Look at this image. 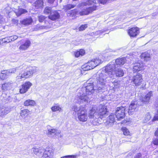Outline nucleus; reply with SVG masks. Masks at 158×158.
I'll use <instances>...</instances> for the list:
<instances>
[{"label": "nucleus", "mask_w": 158, "mask_h": 158, "mask_svg": "<svg viewBox=\"0 0 158 158\" xmlns=\"http://www.w3.org/2000/svg\"><path fill=\"white\" fill-rule=\"evenodd\" d=\"M115 67L114 62L107 65L104 70L99 71L97 73V80L98 85V89H102L106 82H108L113 88H117L119 86V81H116L114 79V69Z\"/></svg>", "instance_id": "1"}, {"label": "nucleus", "mask_w": 158, "mask_h": 158, "mask_svg": "<svg viewBox=\"0 0 158 158\" xmlns=\"http://www.w3.org/2000/svg\"><path fill=\"white\" fill-rule=\"evenodd\" d=\"M107 113L106 106L102 105L98 106H94L89 112L90 123L93 125H98L101 123L100 120L106 116Z\"/></svg>", "instance_id": "2"}, {"label": "nucleus", "mask_w": 158, "mask_h": 158, "mask_svg": "<svg viewBox=\"0 0 158 158\" xmlns=\"http://www.w3.org/2000/svg\"><path fill=\"white\" fill-rule=\"evenodd\" d=\"M152 92L150 91L145 95L144 98H143L140 99L141 103L140 101L136 100L132 101L129 107L128 111L129 114H131V112L135 111V109L139 106L148 103L151 97L152 96Z\"/></svg>", "instance_id": "3"}, {"label": "nucleus", "mask_w": 158, "mask_h": 158, "mask_svg": "<svg viewBox=\"0 0 158 158\" xmlns=\"http://www.w3.org/2000/svg\"><path fill=\"white\" fill-rule=\"evenodd\" d=\"M96 81L93 82V83H88L85 84L84 87L82 88L81 91L86 90V93L88 95H90L95 92H99V90L101 89H98V80H97V74H96Z\"/></svg>", "instance_id": "4"}, {"label": "nucleus", "mask_w": 158, "mask_h": 158, "mask_svg": "<svg viewBox=\"0 0 158 158\" xmlns=\"http://www.w3.org/2000/svg\"><path fill=\"white\" fill-rule=\"evenodd\" d=\"M73 110L77 113V118L81 122H85L87 121L88 116L86 110L81 106L78 107L74 106L72 108Z\"/></svg>", "instance_id": "5"}, {"label": "nucleus", "mask_w": 158, "mask_h": 158, "mask_svg": "<svg viewBox=\"0 0 158 158\" xmlns=\"http://www.w3.org/2000/svg\"><path fill=\"white\" fill-rule=\"evenodd\" d=\"M36 72L35 67H29L26 68V71L19 73L17 77V79H25L31 76Z\"/></svg>", "instance_id": "6"}, {"label": "nucleus", "mask_w": 158, "mask_h": 158, "mask_svg": "<svg viewBox=\"0 0 158 158\" xmlns=\"http://www.w3.org/2000/svg\"><path fill=\"white\" fill-rule=\"evenodd\" d=\"M115 51L110 52H107V54H106V56H100L98 58H96V59H94L90 61L91 64H92L94 68L97 66L104 60H106L107 59L106 58V56L108 57L109 56H111V55H114L113 53L115 52Z\"/></svg>", "instance_id": "7"}, {"label": "nucleus", "mask_w": 158, "mask_h": 158, "mask_svg": "<svg viewBox=\"0 0 158 158\" xmlns=\"http://www.w3.org/2000/svg\"><path fill=\"white\" fill-rule=\"evenodd\" d=\"M125 107L123 106L116 108L115 114L118 120H121L125 117Z\"/></svg>", "instance_id": "8"}, {"label": "nucleus", "mask_w": 158, "mask_h": 158, "mask_svg": "<svg viewBox=\"0 0 158 158\" xmlns=\"http://www.w3.org/2000/svg\"><path fill=\"white\" fill-rule=\"evenodd\" d=\"M85 93H83L81 90L78 95L77 98V102L80 103H86L89 101V97L86 95Z\"/></svg>", "instance_id": "9"}, {"label": "nucleus", "mask_w": 158, "mask_h": 158, "mask_svg": "<svg viewBox=\"0 0 158 158\" xmlns=\"http://www.w3.org/2000/svg\"><path fill=\"white\" fill-rule=\"evenodd\" d=\"M132 81L136 86L140 85L143 82V79L142 75L138 73L133 76Z\"/></svg>", "instance_id": "10"}, {"label": "nucleus", "mask_w": 158, "mask_h": 158, "mask_svg": "<svg viewBox=\"0 0 158 158\" xmlns=\"http://www.w3.org/2000/svg\"><path fill=\"white\" fill-rule=\"evenodd\" d=\"M96 9L97 6L96 5H94L93 6L89 7L86 8H84L81 11L79 12V14L81 16L87 15L92 12L93 11L96 10Z\"/></svg>", "instance_id": "11"}, {"label": "nucleus", "mask_w": 158, "mask_h": 158, "mask_svg": "<svg viewBox=\"0 0 158 158\" xmlns=\"http://www.w3.org/2000/svg\"><path fill=\"white\" fill-rule=\"evenodd\" d=\"M60 131L59 130L49 128L48 131L47 135L48 136L53 137L55 135L58 136L59 137H62V135L60 134Z\"/></svg>", "instance_id": "12"}, {"label": "nucleus", "mask_w": 158, "mask_h": 158, "mask_svg": "<svg viewBox=\"0 0 158 158\" xmlns=\"http://www.w3.org/2000/svg\"><path fill=\"white\" fill-rule=\"evenodd\" d=\"M144 69L143 64L142 63L136 62L133 64V69L134 72L143 70Z\"/></svg>", "instance_id": "13"}, {"label": "nucleus", "mask_w": 158, "mask_h": 158, "mask_svg": "<svg viewBox=\"0 0 158 158\" xmlns=\"http://www.w3.org/2000/svg\"><path fill=\"white\" fill-rule=\"evenodd\" d=\"M54 155V150L51 148H46L44 151V156L48 158H52Z\"/></svg>", "instance_id": "14"}, {"label": "nucleus", "mask_w": 158, "mask_h": 158, "mask_svg": "<svg viewBox=\"0 0 158 158\" xmlns=\"http://www.w3.org/2000/svg\"><path fill=\"white\" fill-rule=\"evenodd\" d=\"M32 85V84L30 82H26L23 84L21 88L20 89L19 92L20 93L24 94L28 90Z\"/></svg>", "instance_id": "15"}, {"label": "nucleus", "mask_w": 158, "mask_h": 158, "mask_svg": "<svg viewBox=\"0 0 158 158\" xmlns=\"http://www.w3.org/2000/svg\"><path fill=\"white\" fill-rule=\"evenodd\" d=\"M139 30L138 27H132L129 29L128 31L129 35L131 37H134L136 36L139 33Z\"/></svg>", "instance_id": "16"}, {"label": "nucleus", "mask_w": 158, "mask_h": 158, "mask_svg": "<svg viewBox=\"0 0 158 158\" xmlns=\"http://www.w3.org/2000/svg\"><path fill=\"white\" fill-rule=\"evenodd\" d=\"M60 17L59 13L56 10L52 11L48 16V18L52 21H55L59 19Z\"/></svg>", "instance_id": "17"}, {"label": "nucleus", "mask_w": 158, "mask_h": 158, "mask_svg": "<svg viewBox=\"0 0 158 158\" xmlns=\"http://www.w3.org/2000/svg\"><path fill=\"white\" fill-rule=\"evenodd\" d=\"M126 62V59L124 58H120L117 59L115 61H112L110 62L107 65H109L111 63L114 62V63L115 67L114 70L116 68V65H119L120 66L123 65Z\"/></svg>", "instance_id": "18"}, {"label": "nucleus", "mask_w": 158, "mask_h": 158, "mask_svg": "<svg viewBox=\"0 0 158 158\" xmlns=\"http://www.w3.org/2000/svg\"><path fill=\"white\" fill-rule=\"evenodd\" d=\"M31 44L30 41L29 40H27L19 46V49L22 51L25 50L29 48Z\"/></svg>", "instance_id": "19"}, {"label": "nucleus", "mask_w": 158, "mask_h": 158, "mask_svg": "<svg viewBox=\"0 0 158 158\" xmlns=\"http://www.w3.org/2000/svg\"><path fill=\"white\" fill-rule=\"evenodd\" d=\"M115 122L114 115L113 113H111L108 118L106 122V124L111 126Z\"/></svg>", "instance_id": "20"}, {"label": "nucleus", "mask_w": 158, "mask_h": 158, "mask_svg": "<svg viewBox=\"0 0 158 158\" xmlns=\"http://www.w3.org/2000/svg\"><path fill=\"white\" fill-rule=\"evenodd\" d=\"M30 111L27 109H23L21 110L20 112V117L25 120L28 116L30 112Z\"/></svg>", "instance_id": "21"}, {"label": "nucleus", "mask_w": 158, "mask_h": 158, "mask_svg": "<svg viewBox=\"0 0 158 158\" xmlns=\"http://www.w3.org/2000/svg\"><path fill=\"white\" fill-rule=\"evenodd\" d=\"M14 12L17 16H19L22 14L27 12V10L22 8H19L15 10Z\"/></svg>", "instance_id": "22"}, {"label": "nucleus", "mask_w": 158, "mask_h": 158, "mask_svg": "<svg viewBox=\"0 0 158 158\" xmlns=\"http://www.w3.org/2000/svg\"><path fill=\"white\" fill-rule=\"evenodd\" d=\"M21 23L24 25H29L33 22V20L31 17H29L20 21Z\"/></svg>", "instance_id": "23"}, {"label": "nucleus", "mask_w": 158, "mask_h": 158, "mask_svg": "<svg viewBox=\"0 0 158 158\" xmlns=\"http://www.w3.org/2000/svg\"><path fill=\"white\" fill-rule=\"evenodd\" d=\"M31 150L34 154L38 156H39L44 151V148L41 147L39 148L34 147L32 148Z\"/></svg>", "instance_id": "24"}, {"label": "nucleus", "mask_w": 158, "mask_h": 158, "mask_svg": "<svg viewBox=\"0 0 158 158\" xmlns=\"http://www.w3.org/2000/svg\"><path fill=\"white\" fill-rule=\"evenodd\" d=\"M52 111L53 112H61L62 110L61 107L58 104H54L51 108Z\"/></svg>", "instance_id": "25"}, {"label": "nucleus", "mask_w": 158, "mask_h": 158, "mask_svg": "<svg viewBox=\"0 0 158 158\" xmlns=\"http://www.w3.org/2000/svg\"><path fill=\"white\" fill-rule=\"evenodd\" d=\"M94 68L92 64H91L90 61H89L87 64L82 66V69L84 71H88Z\"/></svg>", "instance_id": "26"}, {"label": "nucleus", "mask_w": 158, "mask_h": 158, "mask_svg": "<svg viewBox=\"0 0 158 158\" xmlns=\"http://www.w3.org/2000/svg\"><path fill=\"white\" fill-rule=\"evenodd\" d=\"M34 6L36 9L43 7V0H37L34 3Z\"/></svg>", "instance_id": "27"}, {"label": "nucleus", "mask_w": 158, "mask_h": 158, "mask_svg": "<svg viewBox=\"0 0 158 158\" xmlns=\"http://www.w3.org/2000/svg\"><path fill=\"white\" fill-rule=\"evenodd\" d=\"M96 0H87V1L82 2L78 5L79 7H81L86 6L87 5H90L93 3L96 4Z\"/></svg>", "instance_id": "28"}, {"label": "nucleus", "mask_w": 158, "mask_h": 158, "mask_svg": "<svg viewBox=\"0 0 158 158\" xmlns=\"http://www.w3.org/2000/svg\"><path fill=\"white\" fill-rule=\"evenodd\" d=\"M141 58L144 60L147 61L150 60V54L147 52L142 53L140 56Z\"/></svg>", "instance_id": "29"}, {"label": "nucleus", "mask_w": 158, "mask_h": 158, "mask_svg": "<svg viewBox=\"0 0 158 158\" xmlns=\"http://www.w3.org/2000/svg\"><path fill=\"white\" fill-rule=\"evenodd\" d=\"M35 104V101L30 99L26 100L24 102V105L26 106H34Z\"/></svg>", "instance_id": "30"}, {"label": "nucleus", "mask_w": 158, "mask_h": 158, "mask_svg": "<svg viewBox=\"0 0 158 158\" xmlns=\"http://www.w3.org/2000/svg\"><path fill=\"white\" fill-rule=\"evenodd\" d=\"M24 67V66L23 67L22 66H20L15 68H12L8 69L9 72L10 73V75L12 73H15L16 71L19 69H23Z\"/></svg>", "instance_id": "31"}, {"label": "nucleus", "mask_w": 158, "mask_h": 158, "mask_svg": "<svg viewBox=\"0 0 158 158\" xmlns=\"http://www.w3.org/2000/svg\"><path fill=\"white\" fill-rule=\"evenodd\" d=\"M12 85V83L10 82L6 83L2 85V89L4 90L9 89L11 87Z\"/></svg>", "instance_id": "32"}, {"label": "nucleus", "mask_w": 158, "mask_h": 158, "mask_svg": "<svg viewBox=\"0 0 158 158\" xmlns=\"http://www.w3.org/2000/svg\"><path fill=\"white\" fill-rule=\"evenodd\" d=\"M115 74L117 77H121L124 74L123 70L120 68H118L115 70Z\"/></svg>", "instance_id": "33"}, {"label": "nucleus", "mask_w": 158, "mask_h": 158, "mask_svg": "<svg viewBox=\"0 0 158 158\" xmlns=\"http://www.w3.org/2000/svg\"><path fill=\"white\" fill-rule=\"evenodd\" d=\"M53 11L52 10L51 7L47 6L45 8L44 11V13L45 14L49 15L50 14V15Z\"/></svg>", "instance_id": "34"}, {"label": "nucleus", "mask_w": 158, "mask_h": 158, "mask_svg": "<svg viewBox=\"0 0 158 158\" xmlns=\"http://www.w3.org/2000/svg\"><path fill=\"white\" fill-rule=\"evenodd\" d=\"M121 130L123 132V134L124 135H130V132L129 130L127 128L122 127Z\"/></svg>", "instance_id": "35"}, {"label": "nucleus", "mask_w": 158, "mask_h": 158, "mask_svg": "<svg viewBox=\"0 0 158 158\" xmlns=\"http://www.w3.org/2000/svg\"><path fill=\"white\" fill-rule=\"evenodd\" d=\"M1 115H4L7 114L9 112V110H8V109L7 108H5V109H2L1 111Z\"/></svg>", "instance_id": "36"}, {"label": "nucleus", "mask_w": 158, "mask_h": 158, "mask_svg": "<svg viewBox=\"0 0 158 158\" xmlns=\"http://www.w3.org/2000/svg\"><path fill=\"white\" fill-rule=\"evenodd\" d=\"M75 6V5H72L70 4H67L65 6H64V9L65 10H68L72 8H73Z\"/></svg>", "instance_id": "37"}, {"label": "nucleus", "mask_w": 158, "mask_h": 158, "mask_svg": "<svg viewBox=\"0 0 158 158\" xmlns=\"http://www.w3.org/2000/svg\"><path fill=\"white\" fill-rule=\"evenodd\" d=\"M78 12L75 10H72L68 13V15H69L72 17L74 16L77 14Z\"/></svg>", "instance_id": "38"}, {"label": "nucleus", "mask_w": 158, "mask_h": 158, "mask_svg": "<svg viewBox=\"0 0 158 158\" xmlns=\"http://www.w3.org/2000/svg\"><path fill=\"white\" fill-rule=\"evenodd\" d=\"M88 26L87 24H86L84 25H82L79 28V30L80 31H82L85 29V28L87 27Z\"/></svg>", "instance_id": "39"}, {"label": "nucleus", "mask_w": 158, "mask_h": 158, "mask_svg": "<svg viewBox=\"0 0 158 158\" xmlns=\"http://www.w3.org/2000/svg\"><path fill=\"white\" fill-rule=\"evenodd\" d=\"M10 40L9 37H8L2 39V42L3 43H8L10 42Z\"/></svg>", "instance_id": "40"}, {"label": "nucleus", "mask_w": 158, "mask_h": 158, "mask_svg": "<svg viewBox=\"0 0 158 158\" xmlns=\"http://www.w3.org/2000/svg\"><path fill=\"white\" fill-rule=\"evenodd\" d=\"M1 74L4 75L5 76L10 75V73L9 72L8 70L2 71Z\"/></svg>", "instance_id": "41"}, {"label": "nucleus", "mask_w": 158, "mask_h": 158, "mask_svg": "<svg viewBox=\"0 0 158 158\" xmlns=\"http://www.w3.org/2000/svg\"><path fill=\"white\" fill-rule=\"evenodd\" d=\"M151 118V116L149 113H148L145 115V122H147Z\"/></svg>", "instance_id": "42"}, {"label": "nucleus", "mask_w": 158, "mask_h": 158, "mask_svg": "<svg viewBox=\"0 0 158 158\" xmlns=\"http://www.w3.org/2000/svg\"><path fill=\"white\" fill-rule=\"evenodd\" d=\"M39 20L40 22H42L45 19L46 17L43 15L38 16Z\"/></svg>", "instance_id": "43"}, {"label": "nucleus", "mask_w": 158, "mask_h": 158, "mask_svg": "<svg viewBox=\"0 0 158 158\" xmlns=\"http://www.w3.org/2000/svg\"><path fill=\"white\" fill-rule=\"evenodd\" d=\"M9 39L10 40V42L16 40L18 38V36L16 35H13L9 36Z\"/></svg>", "instance_id": "44"}, {"label": "nucleus", "mask_w": 158, "mask_h": 158, "mask_svg": "<svg viewBox=\"0 0 158 158\" xmlns=\"http://www.w3.org/2000/svg\"><path fill=\"white\" fill-rule=\"evenodd\" d=\"M158 108L157 109V113L156 114L154 117L153 119L152 120V121H155L157 120H158V107H157Z\"/></svg>", "instance_id": "45"}, {"label": "nucleus", "mask_w": 158, "mask_h": 158, "mask_svg": "<svg viewBox=\"0 0 158 158\" xmlns=\"http://www.w3.org/2000/svg\"><path fill=\"white\" fill-rule=\"evenodd\" d=\"M76 155H69L63 157V158H76Z\"/></svg>", "instance_id": "46"}, {"label": "nucleus", "mask_w": 158, "mask_h": 158, "mask_svg": "<svg viewBox=\"0 0 158 158\" xmlns=\"http://www.w3.org/2000/svg\"><path fill=\"white\" fill-rule=\"evenodd\" d=\"M81 56H83L85 53V50L83 49H81L79 51Z\"/></svg>", "instance_id": "47"}, {"label": "nucleus", "mask_w": 158, "mask_h": 158, "mask_svg": "<svg viewBox=\"0 0 158 158\" xmlns=\"http://www.w3.org/2000/svg\"><path fill=\"white\" fill-rule=\"evenodd\" d=\"M153 143L154 145H158V138L154 140L153 141Z\"/></svg>", "instance_id": "48"}, {"label": "nucleus", "mask_w": 158, "mask_h": 158, "mask_svg": "<svg viewBox=\"0 0 158 158\" xmlns=\"http://www.w3.org/2000/svg\"><path fill=\"white\" fill-rule=\"evenodd\" d=\"M108 0H98L99 2L102 4H105L107 1Z\"/></svg>", "instance_id": "49"}, {"label": "nucleus", "mask_w": 158, "mask_h": 158, "mask_svg": "<svg viewBox=\"0 0 158 158\" xmlns=\"http://www.w3.org/2000/svg\"><path fill=\"white\" fill-rule=\"evenodd\" d=\"M134 158H142L141 156V154L140 153H139Z\"/></svg>", "instance_id": "50"}, {"label": "nucleus", "mask_w": 158, "mask_h": 158, "mask_svg": "<svg viewBox=\"0 0 158 158\" xmlns=\"http://www.w3.org/2000/svg\"><path fill=\"white\" fill-rule=\"evenodd\" d=\"M37 27H38V29H46V27L45 26H40L39 25H37Z\"/></svg>", "instance_id": "51"}, {"label": "nucleus", "mask_w": 158, "mask_h": 158, "mask_svg": "<svg viewBox=\"0 0 158 158\" xmlns=\"http://www.w3.org/2000/svg\"><path fill=\"white\" fill-rule=\"evenodd\" d=\"M75 56L76 57H79L80 55L79 51H78L77 52H75Z\"/></svg>", "instance_id": "52"}, {"label": "nucleus", "mask_w": 158, "mask_h": 158, "mask_svg": "<svg viewBox=\"0 0 158 158\" xmlns=\"http://www.w3.org/2000/svg\"><path fill=\"white\" fill-rule=\"evenodd\" d=\"M157 15H158V13H153L152 14V16H153L152 17H154L156 16Z\"/></svg>", "instance_id": "53"}, {"label": "nucleus", "mask_w": 158, "mask_h": 158, "mask_svg": "<svg viewBox=\"0 0 158 158\" xmlns=\"http://www.w3.org/2000/svg\"><path fill=\"white\" fill-rule=\"evenodd\" d=\"M3 21V19L2 16L0 15V23H2Z\"/></svg>", "instance_id": "54"}, {"label": "nucleus", "mask_w": 158, "mask_h": 158, "mask_svg": "<svg viewBox=\"0 0 158 158\" xmlns=\"http://www.w3.org/2000/svg\"><path fill=\"white\" fill-rule=\"evenodd\" d=\"M48 2L52 3H53L55 0H48Z\"/></svg>", "instance_id": "55"}, {"label": "nucleus", "mask_w": 158, "mask_h": 158, "mask_svg": "<svg viewBox=\"0 0 158 158\" xmlns=\"http://www.w3.org/2000/svg\"><path fill=\"white\" fill-rule=\"evenodd\" d=\"M155 134L156 136H158V128L157 129L156 131L155 132Z\"/></svg>", "instance_id": "56"}, {"label": "nucleus", "mask_w": 158, "mask_h": 158, "mask_svg": "<svg viewBox=\"0 0 158 158\" xmlns=\"http://www.w3.org/2000/svg\"><path fill=\"white\" fill-rule=\"evenodd\" d=\"M1 40H0V44H1Z\"/></svg>", "instance_id": "57"}, {"label": "nucleus", "mask_w": 158, "mask_h": 158, "mask_svg": "<svg viewBox=\"0 0 158 158\" xmlns=\"http://www.w3.org/2000/svg\"><path fill=\"white\" fill-rule=\"evenodd\" d=\"M100 31H98V32L99 33H100Z\"/></svg>", "instance_id": "58"}, {"label": "nucleus", "mask_w": 158, "mask_h": 158, "mask_svg": "<svg viewBox=\"0 0 158 158\" xmlns=\"http://www.w3.org/2000/svg\"><path fill=\"white\" fill-rule=\"evenodd\" d=\"M61 158H63V157H61Z\"/></svg>", "instance_id": "59"}]
</instances>
